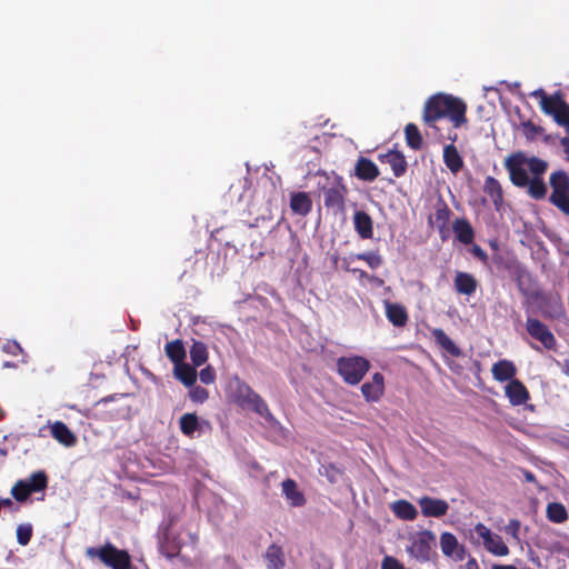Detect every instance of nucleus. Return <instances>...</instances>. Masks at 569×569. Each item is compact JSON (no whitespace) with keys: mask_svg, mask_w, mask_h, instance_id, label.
Instances as JSON below:
<instances>
[{"mask_svg":"<svg viewBox=\"0 0 569 569\" xmlns=\"http://www.w3.org/2000/svg\"><path fill=\"white\" fill-rule=\"evenodd\" d=\"M466 112L467 104L461 99L440 92L430 96L426 100L422 121L438 139H448L455 142L458 138L457 132L449 130L447 134H443L438 127V122L442 119H449L453 129H458L467 122Z\"/></svg>","mask_w":569,"mask_h":569,"instance_id":"nucleus-1","label":"nucleus"},{"mask_svg":"<svg viewBox=\"0 0 569 569\" xmlns=\"http://www.w3.org/2000/svg\"><path fill=\"white\" fill-rule=\"evenodd\" d=\"M531 96L539 100L543 113L552 117L558 126L565 127L569 132V103L563 99L561 91L548 94L543 89H537Z\"/></svg>","mask_w":569,"mask_h":569,"instance_id":"nucleus-2","label":"nucleus"},{"mask_svg":"<svg viewBox=\"0 0 569 569\" xmlns=\"http://www.w3.org/2000/svg\"><path fill=\"white\" fill-rule=\"evenodd\" d=\"M87 556L99 559L109 569H138L133 565L129 551L120 549L111 542H106L98 548H88Z\"/></svg>","mask_w":569,"mask_h":569,"instance_id":"nucleus-3","label":"nucleus"},{"mask_svg":"<svg viewBox=\"0 0 569 569\" xmlns=\"http://www.w3.org/2000/svg\"><path fill=\"white\" fill-rule=\"evenodd\" d=\"M325 207L335 214L346 211V197L348 188L340 176H326V183L321 186Z\"/></svg>","mask_w":569,"mask_h":569,"instance_id":"nucleus-4","label":"nucleus"},{"mask_svg":"<svg viewBox=\"0 0 569 569\" xmlns=\"http://www.w3.org/2000/svg\"><path fill=\"white\" fill-rule=\"evenodd\" d=\"M369 369L370 361L361 356L340 357L337 360V372L350 386L358 385Z\"/></svg>","mask_w":569,"mask_h":569,"instance_id":"nucleus-5","label":"nucleus"},{"mask_svg":"<svg viewBox=\"0 0 569 569\" xmlns=\"http://www.w3.org/2000/svg\"><path fill=\"white\" fill-rule=\"evenodd\" d=\"M549 183L551 187L549 202L565 216H569V174L563 170L553 171Z\"/></svg>","mask_w":569,"mask_h":569,"instance_id":"nucleus-6","label":"nucleus"},{"mask_svg":"<svg viewBox=\"0 0 569 569\" xmlns=\"http://www.w3.org/2000/svg\"><path fill=\"white\" fill-rule=\"evenodd\" d=\"M237 403L243 408L254 411L261 417L271 416L267 402L250 386L243 383L237 391Z\"/></svg>","mask_w":569,"mask_h":569,"instance_id":"nucleus-7","label":"nucleus"},{"mask_svg":"<svg viewBox=\"0 0 569 569\" xmlns=\"http://www.w3.org/2000/svg\"><path fill=\"white\" fill-rule=\"evenodd\" d=\"M526 164V156L522 152L511 154L506 160V169L509 172L511 182L519 188L527 187L529 183V176L523 168Z\"/></svg>","mask_w":569,"mask_h":569,"instance_id":"nucleus-8","label":"nucleus"},{"mask_svg":"<svg viewBox=\"0 0 569 569\" xmlns=\"http://www.w3.org/2000/svg\"><path fill=\"white\" fill-rule=\"evenodd\" d=\"M475 532L482 539L485 548L495 556L503 557L509 553V548L499 535L492 533L483 523L475 526Z\"/></svg>","mask_w":569,"mask_h":569,"instance_id":"nucleus-9","label":"nucleus"},{"mask_svg":"<svg viewBox=\"0 0 569 569\" xmlns=\"http://www.w3.org/2000/svg\"><path fill=\"white\" fill-rule=\"evenodd\" d=\"M526 328L531 338L540 341L546 349H553L556 347V338L550 329L540 320L536 318H528Z\"/></svg>","mask_w":569,"mask_h":569,"instance_id":"nucleus-10","label":"nucleus"},{"mask_svg":"<svg viewBox=\"0 0 569 569\" xmlns=\"http://www.w3.org/2000/svg\"><path fill=\"white\" fill-rule=\"evenodd\" d=\"M435 541V535L431 531H422L418 538L413 540L409 552L412 557L420 561H428L431 553V545Z\"/></svg>","mask_w":569,"mask_h":569,"instance_id":"nucleus-11","label":"nucleus"},{"mask_svg":"<svg viewBox=\"0 0 569 569\" xmlns=\"http://www.w3.org/2000/svg\"><path fill=\"white\" fill-rule=\"evenodd\" d=\"M451 213L452 212L448 204L442 199H440L435 206V212L429 216V224L437 227L441 239H446Z\"/></svg>","mask_w":569,"mask_h":569,"instance_id":"nucleus-12","label":"nucleus"},{"mask_svg":"<svg viewBox=\"0 0 569 569\" xmlns=\"http://www.w3.org/2000/svg\"><path fill=\"white\" fill-rule=\"evenodd\" d=\"M418 503L425 517L440 518L445 516L449 509V505L446 500L429 496L419 498Z\"/></svg>","mask_w":569,"mask_h":569,"instance_id":"nucleus-13","label":"nucleus"},{"mask_svg":"<svg viewBox=\"0 0 569 569\" xmlns=\"http://www.w3.org/2000/svg\"><path fill=\"white\" fill-rule=\"evenodd\" d=\"M385 392V377L380 372H376L370 381L361 386V393L366 401L377 402L381 399Z\"/></svg>","mask_w":569,"mask_h":569,"instance_id":"nucleus-14","label":"nucleus"},{"mask_svg":"<svg viewBox=\"0 0 569 569\" xmlns=\"http://www.w3.org/2000/svg\"><path fill=\"white\" fill-rule=\"evenodd\" d=\"M505 395L512 406L525 405L530 399L527 387L519 379H513L506 385Z\"/></svg>","mask_w":569,"mask_h":569,"instance_id":"nucleus-15","label":"nucleus"},{"mask_svg":"<svg viewBox=\"0 0 569 569\" xmlns=\"http://www.w3.org/2000/svg\"><path fill=\"white\" fill-rule=\"evenodd\" d=\"M453 287L457 293L470 297L477 291L478 280L472 273L457 271L453 279Z\"/></svg>","mask_w":569,"mask_h":569,"instance_id":"nucleus-16","label":"nucleus"},{"mask_svg":"<svg viewBox=\"0 0 569 569\" xmlns=\"http://www.w3.org/2000/svg\"><path fill=\"white\" fill-rule=\"evenodd\" d=\"M518 369L516 365L508 359H501L495 362L491 367V373L496 381L506 382L516 379Z\"/></svg>","mask_w":569,"mask_h":569,"instance_id":"nucleus-17","label":"nucleus"},{"mask_svg":"<svg viewBox=\"0 0 569 569\" xmlns=\"http://www.w3.org/2000/svg\"><path fill=\"white\" fill-rule=\"evenodd\" d=\"M386 317L395 327H405L409 320L406 307L398 302L385 301Z\"/></svg>","mask_w":569,"mask_h":569,"instance_id":"nucleus-18","label":"nucleus"},{"mask_svg":"<svg viewBox=\"0 0 569 569\" xmlns=\"http://www.w3.org/2000/svg\"><path fill=\"white\" fill-rule=\"evenodd\" d=\"M380 171L377 164L365 157H360L355 166V176L362 181H373L378 178Z\"/></svg>","mask_w":569,"mask_h":569,"instance_id":"nucleus-19","label":"nucleus"},{"mask_svg":"<svg viewBox=\"0 0 569 569\" xmlns=\"http://www.w3.org/2000/svg\"><path fill=\"white\" fill-rule=\"evenodd\" d=\"M379 159L381 162H386L391 167L392 172L397 178L402 177L407 171V160L402 152L398 150H390L385 154H380Z\"/></svg>","mask_w":569,"mask_h":569,"instance_id":"nucleus-20","label":"nucleus"},{"mask_svg":"<svg viewBox=\"0 0 569 569\" xmlns=\"http://www.w3.org/2000/svg\"><path fill=\"white\" fill-rule=\"evenodd\" d=\"M440 547L443 555L448 557L456 556L457 559L462 560L465 557V548L460 546L456 536L451 532H443L440 536Z\"/></svg>","mask_w":569,"mask_h":569,"instance_id":"nucleus-21","label":"nucleus"},{"mask_svg":"<svg viewBox=\"0 0 569 569\" xmlns=\"http://www.w3.org/2000/svg\"><path fill=\"white\" fill-rule=\"evenodd\" d=\"M290 209L295 214L308 216L312 210V200L308 192L299 191L290 194Z\"/></svg>","mask_w":569,"mask_h":569,"instance_id":"nucleus-22","label":"nucleus"},{"mask_svg":"<svg viewBox=\"0 0 569 569\" xmlns=\"http://www.w3.org/2000/svg\"><path fill=\"white\" fill-rule=\"evenodd\" d=\"M282 493L291 507H303L307 502L302 491L298 489L297 482L293 479H286L281 483Z\"/></svg>","mask_w":569,"mask_h":569,"instance_id":"nucleus-23","label":"nucleus"},{"mask_svg":"<svg viewBox=\"0 0 569 569\" xmlns=\"http://www.w3.org/2000/svg\"><path fill=\"white\" fill-rule=\"evenodd\" d=\"M51 436L66 447H73L77 443L76 435L62 421H54L50 425Z\"/></svg>","mask_w":569,"mask_h":569,"instance_id":"nucleus-24","label":"nucleus"},{"mask_svg":"<svg viewBox=\"0 0 569 569\" xmlns=\"http://www.w3.org/2000/svg\"><path fill=\"white\" fill-rule=\"evenodd\" d=\"M353 224L361 239H371L373 237V222L366 211H356Z\"/></svg>","mask_w":569,"mask_h":569,"instance_id":"nucleus-25","label":"nucleus"},{"mask_svg":"<svg viewBox=\"0 0 569 569\" xmlns=\"http://www.w3.org/2000/svg\"><path fill=\"white\" fill-rule=\"evenodd\" d=\"M452 231L456 236V239L466 246L472 243L475 239L473 228L471 223L465 218L456 219L453 221Z\"/></svg>","mask_w":569,"mask_h":569,"instance_id":"nucleus-26","label":"nucleus"},{"mask_svg":"<svg viewBox=\"0 0 569 569\" xmlns=\"http://www.w3.org/2000/svg\"><path fill=\"white\" fill-rule=\"evenodd\" d=\"M443 162L453 174H457L463 167V159L452 141L443 148Z\"/></svg>","mask_w":569,"mask_h":569,"instance_id":"nucleus-27","label":"nucleus"},{"mask_svg":"<svg viewBox=\"0 0 569 569\" xmlns=\"http://www.w3.org/2000/svg\"><path fill=\"white\" fill-rule=\"evenodd\" d=\"M264 560L268 569H283L286 567V558L282 547L271 543L266 550Z\"/></svg>","mask_w":569,"mask_h":569,"instance_id":"nucleus-28","label":"nucleus"},{"mask_svg":"<svg viewBox=\"0 0 569 569\" xmlns=\"http://www.w3.org/2000/svg\"><path fill=\"white\" fill-rule=\"evenodd\" d=\"M390 509L398 519L406 521H412L418 516L416 507L405 499L393 501Z\"/></svg>","mask_w":569,"mask_h":569,"instance_id":"nucleus-29","label":"nucleus"},{"mask_svg":"<svg viewBox=\"0 0 569 569\" xmlns=\"http://www.w3.org/2000/svg\"><path fill=\"white\" fill-rule=\"evenodd\" d=\"M483 192L490 197L495 208L499 210L503 202V191L500 182L491 176L487 177L483 183Z\"/></svg>","mask_w":569,"mask_h":569,"instance_id":"nucleus-30","label":"nucleus"},{"mask_svg":"<svg viewBox=\"0 0 569 569\" xmlns=\"http://www.w3.org/2000/svg\"><path fill=\"white\" fill-rule=\"evenodd\" d=\"M430 332L436 343L445 351H447L450 356L459 357L461 355V350L441 328H433L431 329Z\"/></svg>","mask_w":569,"mask_h":569,"instance_id":"nucleus-31","label":"nucleus"},{"mask_svg":"<svg viewBox=\"0 0 569 569\" xmlns=\"http://www.w3.org/2000/svg\"><path fill=\"white\" fill-rule=\"evenodd\" d=\"M159 550L166 558L173 559L180 553L181 543L177 538L166 532L159 542Z\"/></svg>","mask_w":569,"mask_h":569,"instance_id":"nucleus-32","label":"nucleus"},{"mask_svg":"<svg viewBox=\"0 0 569 569\" xmlns=\"http://www.w3.org/2000/svg\"><path fill=\"white\" fill-rule=\"evenodd\" d=\"M174 375L187 387H192L197 380L194 366L184 362L176 365Z\"/></svg>","mask_w":569,"mask_h":569,"instance_id":"nucleus-33","label":"nucleus"},{"mask_svg":"<svg viewBox=\"0 0 569 569\" xmlns=\"http://www.w3.org/2000/svg\"><path fill=\"white\" fill-rule=\"evenodd\" d=\"M164 351L167 357L174 363L179 365L183 362L186 358V349L180 339H176L166 345Z\"/></svg>","mask_w":569,"mask_h":569,"instance_id":"nucleus-34","label":"nucleus"},{"mask_svg":"<svg viewBox=\"0 0 569 569\" xmlns=\"http://www.w3.org/2000/svg\"><path fill=\"white\" fill-rule=\"evenodd\" d=\"M22 481H26L31 493L43 491L48 487V476L42 470L31 473L28 479H22Z\"/></svg>","mask_w":569,"mask_h":569,"instance_id":"nucleus-35","label":"nucleus"},{"mask_svg":"<svg viewBox=\"0 0 569 569\" xmlns=\"http://www.w3.org/2000/svg\"><path fill=\"white\" fill-rule=\"evenodd\" d=\"M406 142L412 150H420L423 146L422 136L415 123H408L405 127Z\"/></svg>","mask_w":569,"mask_h":569,"instance_id":"nucleus-36","label":"nucleus"},{"mask_svg":"<svg viewBox=\"0 0 569 569\" xmlns=\"http://www.w3.org/2000/svg\"><path fill=\"white\" fill-rule=\"evenodd\" d=\"M546 515L549 521L553 523H562L568 519L566 507L560 502H550L547 506Z\"/></svg>","mask_w":569,"mask_h":569,"instance_id":"nucleus-37","label":"nucleus"},{"mask_svg":"<svg viewBox=\"0 0 569 569\" xmlns=\"http://www.w3.org/2000/svg\"><path fill=\"white\" fill-rule=\"evenodd\" d=\"M190 359L194 367L202 366L208 360V348L206 343L194 340L190 348Z\"/></svg>","mask_w":569,"mask_h":569,"instance_id":"nucleus-38","label":"nucleus"},{"mask_svg":"<svg viewBox=\"0 0 569 569\" xmlns=\"http://www.w3.org/2000/svg\"><path fill=\"white\" fill-rule=\"evenodd\" d=\"M180 430L184 436L192 437L199 427L198 417L196 413H184L179 420Z\"/></svg>","mask_w":569,"mask_h":569,"instance_id":"nucleus-39","label":"nucleus"},{"mask_svg":"<svg viewBox=\"0 0 569 569\" xmlns=\"http://www.w3.org/2000/svg\"><path fill=\"white\" fill-rule=\"evenodd\" d=\"M527 187L529 196L536 200L542 199L547 194V186L540 177H533Z\"/></svg>","mask_w":569,"mask_h":569,"instance_id":"nucleus-40","label":"nucleus"},{"mask_svg":"<svg viewBox=\"0 0 569 569\" xmlns=\"http://www.w3.org/2000/svg\"><path fill=\"white\" fill-rule=\"evenodd\" d=\"M319 473L333 485L341 478L343 470L333 463H326L319 468Z\"/></svg>","mask_w":569,"mask_h":569,"instance_id":"nucleus-41","label":"nucleus"},{"mask_svg":"<svg viewBox=\"0 0 569 569\" xmlns=\"http://www.w3.org/2000/svg\"><path fill=\"white\" fill-rule=\"evenodd\" d=\"M355 258L357 260H361V261H365L367 262V264L371 268V269H377L379 268L382 262H383V259L382 257L379 254L378 251H368V252H361V253H357L355 254Z\"/></svg>","mask_w":569,"mask_h":569,"instance_id":"nucleus-42","label":"nucleus"},{"mask_svg":"<svg viewBox=\"0 0 569 569\" xmlns=\"http://www.w3.org/2000/svg\"><path fill=\"white\" fill-rule=\"evenodd\" d=\"M526 164L535 177H540L548 169V162L537 157H526Z\"/></svg>","mask_w":569,"mask_h":569,"instance_id":"nucleus-43","label":"nucleus"},{"mask_svg":"<svg viewBox=\"0 0 569 569\" xmlns=\"http://www.w3.org/2000/svg\"><path fill=\"white\" fill-rule=\"evenodd\" d=\"M11 495L18 502H24L31 495L26 481L18 480L11 488Z\"/></svg>","mask_w":569,"mask_h":569,"instance_id":"nucleus-44","label":"nucleus"},{"mask_svg":"<svg viewBox=\"0 0 569 569\" xmlns=\"http://www.w3.org/2000/svg\"><path fill=\"white\" fill-rule=\"evenodd\" d=\"M521 128H522L525 137L528 140H533L536 138V136L545 132V128H542L541 126L535 124L530 120L521 122Z\"/></svg>","mask_w":569,"mask_h":569,"instance_id":"nucleus-45","label":"nucleus"},{"mask_svg":"<svg viewBox=\"0 0 569 569\" xmlns=\"http://www.w3.org/2000/svg\"><path fill=\"white\" fill-rule=\"evenodd\" d=\"M32 538V526L30 523L19 525L17 528V541L21 546H27Z\"/></svg>","mask_w":569,"mask_h":569,"instance_id":"nucleus-46","label":"nucleus"},{"mask_svg":"<svg viewBox=\"0 0 569 569\" xmlns=\"http://www.w3.org/2000/svg\"><path fill=\"white\" fill-rule=\"evenodd\" d=\"M2 351L7 355L19 356L23 353V349L16 340H8L2 345Z\"/></svg>","mask_w":569,"mask_h":569,"instance_id":"nucleus-47","label":"nucleus"},{"mask_svg":"<svg viewBox=\"0 0 569 569\" xmlns=\"http://www.w3.org/2000/svg\"><path fill=\"white\" fill-rule=\"evenodd\" d=\"M208 396H209L208 390L200 386L192 387V389L190 390V398L194 402L201 403L208 399Z\"/></svg>","mask_w":569,"mask_h":569,"instance_id":"nucleus-48","label":"nucleus"},{"mask_svg":"<svg viewBox=\"0 0 569 569\" xmlns=\"http://www.w3.org/2000/svg\"><path fill=\"white\" fill-rule=\"evenodd\" d=\"M345 270L350 271L352 273H357L360 279H368L369 281L376 282L378 284H382L383 283L382 279H379V278H377L375 276H369L368 272H366L362 269L350 268L348 263L345 266Z\"/></svg>","mask_w":569,"mask_h":569,"instance_id":"nucleus-49","label":"nucleus"},{"mask_svg":"<svg viewBox=\"0 0 569 569\" xmlns=\"http://www.w3.org/2000/svg\"><path fill=\"white\" fill-rule=\"evenodd\" d=\"M200 381L204 385H210L216 380V372L211 366H208L199 372Z\"/></svg>","mask_w":569,"mask_h":569,"instance_id":"nucleus-50","label":"nucleus"},{"mask_svg":"<svg viewBox=\"0 0 569 569\" xmlns=\"http://www.w3.org/2000/svg\"><path fill=\"white\" fill-rule=\"evenodd\" d=\"M381 569H405V566L392 556H385L381 561Z\"/></svg>","mask_w":569,"mask_h":569,"instance_id":"nucleus-51","label":"nucleus"},{"mask_svg":"<svg viewBox=\"0 0 569 569\" xmlns=\"http://www.w3.org/2000/svg\"><path fill=\"white\" fill-rule=\"evenodd\" d=\"M471 252H472V254H473L477 259H479L480 261H482V262H487V260H488V254H487V252H486V251H485L480 246L475 244V246L472 247V249H471Z\"/></svg>","mask_w":569,"mask_h":569,"instance_id":"nucleus-52","label":"nucleus"},{"mask_svg":"<svg viewBox=\"0 0 569 569\" xmlns=\"http://www.w3.org/2000/svg\"><path fill=\"white\" fill-rule=\"evenodd\" d=\"M507 529L508 532H510L513 537H517L518 531L520 529V522L518 520H511Z\"/></svg>","mask_w":569,"mask_h":569,"instance_id":"nucleus-53","label":"nucleus"},{"mask_svg":"<svg viewBox=\"0 0 569 569\" xmlns=\"http://www.w3.org/2000/svg\"><path fill=\"white\" fill-rule=\"evenodd\" d=\"M521 473L523 476V479L527 481V482H532V483H536L537 482V478L535 476L533 472H531L530 470H527V469H521Z\"/></svg>","mask_w":569,"mask_h":569,"instance_id":"nucleus-54","label":"nucleus"},{"mask_svg":"<svg viewBox=\"0 0 569 569\" xmlns=\"http://www.w3.org/2000/svg\"><path fill=\"white\" fill-rule=\"evenodd\" d=\"M560 144L563 148V152L569 157V137L560 138Z\"/></svg>","mask_w":569,"mask_h":569,"instance_id":"nucleus-55","label":"nucleus"},{"mask_svg":"<svg viewBox=\"0 0 569 569\" xmlns=\"http://www.w3.org/2000/svg\"><path fill=\"white\" fill-rule=\"evenodd\" d=\"M467 569H479L478 563L473 558L467 562Z\"/></svg>","mask_w":569,"mask_h":569,"instance_id":"nucleus-56","label":"nucleus"},{"mask_svg":"<svg viewBox=\"0 0 569 569\" xmlns=\"http://www.w3.org/2000/svg\"><path fill=\"white\" fill-rule=\"evenodd\" d=\"M562 371L566 376L569 377V359H566L562 365Z\"/></svg>","mask_w":569,"mask_h":569,"instance_id":"nucleus-57","label":"nucleus"},{"mask_svg":"<svg viewBox=\"0 0 569 569\" xmlns=\"http://www.w3.org/2000/svg\"><path fill=\"white\" fill-rule=\"evenodd\" d=\"M493 569H516V567L511 566V565H507V566L497 565V566L493 567Z\"/></svg>","mask_w":569,"mask_h":569,"instance_id":"nucleus-58","label":"nucleus"},{"mask_svg":"<svg viewBox=\"0 0 569 569\" xmlns=\"http://www.w3.org/2000/svg\"><path fill=\"white\" fill-rule=\"evenodd\" d=\"M16 367H17V366H16L14 363L9 362V361H6V362L3 363V368H16Z\"/></svg>","mask_w":569,"mask_h":569,"instance_id":"nucleus-59","label":"nucleus"},{"mask_svg":"<svg viewBox=\"0 0 569 569\" xmlns=\"http://www.w3.org/2000/svg\"><path fill=\"white\" fill-rule=\"evenodd\" d=\"M569 134V132H567Z\"/></svg>","mask_w":569,"mask_h":569,"instance_id":"nucleus-60","label":"nucleus"}]
</instances>
